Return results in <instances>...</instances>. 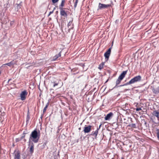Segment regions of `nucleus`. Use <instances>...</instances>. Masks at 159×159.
I'll return each instance as SVG.
<instances>
[{
    "instance_id": "20",
    "label": "nucleus",
    "mask_w": 159,
    "mask_h": 159,
    "mask_svg": "<svg viewBox=\"0 0 159 159\" xmlns=\"http://www.w3.org/2000/svg\"><path fill=\"white\" fill-rule=\"evenodd\" d=\"M14 64L13 62L12 61L5 64V65H7L9 66H11Z\"/></svg>"
},
{
    "instance_id": "4",
    "label": "nucleus",
    "mask_w": 159,
    "mask_h": 159,
    "mask_svg": "<svg viewBox=\"0 0 159 159\" xmlns=\"http://www.w3.org/2000/svg\"><path fill=\"white\" fill-rule=\"evenodd\" d=\"M14 159H21L20 152L18 150H15L13 153Z\"/></svg>"
},
{
    "instance_id": "39",
    "label": "nucleus",
    "mask_w": 159,
    "mask_h": 159,
    "mask_svg": "<svg viewBox=\"0 0 159 159\" xmlns=\"http://www.w3.org/2000/svg\"><path fill=\"white\" fill-rule=\"evenodd\" d=\"M11 80V79H10L8 80V82L9 83V81Z\"/></svg>"
},
{
    "instance_id": "13",
    "label": "nucleus",
    "mask_w": 159,
    "mask_h": 159,
    "mask_svg": "<svg viewBox=\"0 0 159 159\" xmlns=\"http://www.w3.org/2000/svg\"><path fill=\"white\" fill-rule=\"evenodd\" d=\"M113 115V113L112 112H110V113H108L107 115L105 117V120H109Z\"/></svg>"
},
{
    "instance_id": "30",
    "label": "nucleus",
    "mask_w": 159,
    "mask_h": 159,
    "mask_svg": "<svg viewBox=\"0 0 159 159\" xmlns=\"http://www.w3.org/2000/svg\"><path fill=\"white\" fill-rule=\"evenodd\" d=\"M54 84H53V87H55V86H57L58 85V83H55V82H54Z\"/></svg>"
},
{
    "instance_id": "29",
    "label": "nucleus",
    "mask_w": 159,
    "mask_h": 159,
    "mask_svg": "<svg viewBox=\"0 0 159 159\" xmlns=\"http://www.w3.org/2000/svg\"><path fill=\"white\" fill-rule=\"evenodd\" d=\"M17 8L18 9H19L21 8V6L20 5L18 4L17 6Z\"/></svg>"
},
{
    "instance_id": "35",
    "label": "nucleus",
    "mask_w": 159,
    "mask_h": 159,
    "mask_svg": "<svg viewBox=\"0 0 159 159\" xmlns=\"http://www.w3.org/2000/svg\"><path fill=\"white\" fill-rule=\"evenodd\" d=\"M34 63H32L30 65L28 66V67H30V66H34Z\"/></svg>"
},
{
    "instance_id": "17",
    "label": "nucleus",
    "mask_w": 159,
    "mask_h": 159,
    "mask_svg": "<svg viewBox=\"0 0 159 159\" xmlns=\"http://www.w3.org/2000/svg\"><path fill=\"white\" fill-rule=\"evenodd\" d=\"M128 126L132 128H136V124L135 123H132L131 124L129 125Z\"/></svg>"
},
{
    "instance_id": "42",
    "label": "nucleus",
    "mask_w": 159,
    "mask_h": 159,
    "mask_svg": "<svg viewBox=\"0 0 159 159\" xmlns=\"http://www.w3.org/2000/svg\"><path fill=\"white\" fill-rule=\"evenodd\" d=\"M28 64H30V63H28V64H27L26 65H28Z\"/></svg>"
},
{
    "instance_id": "5",
    "label": "nucleus",
    "mask_w": 159,
    "mask_h": 159,
    "mask_svg": "<svg viewBox=\"0 0 159 159\" xmlns=\"http://www.w3.org/2000/svg\"><path fill=\"white\" fill-rule=\"evenodd\" d=\"M28 94L27 91L25 90L21 92L20 94V99L22 100H24L26 98V96Z\"/></svg>"
},
{
    "instance_id": "34",
    "label": "nucleus",
    "mask_w": 159,
    "mask_h": 159,
    "mask_svg": "<svg viewBox=\"0 0 159 159\" xmlns=\"http://www.w3.org/2000/svg\"><path fill=\"white\" fill-rule=\"evenodd\" d=\"M53 12V10H52V11H50V12H49V14L48 15V16H49Z\"/></svg>"
},
{
    "instance_id": "22",
    "label": "nucleus",
    "mask_w": 159,
    "mask_h": 159,
    "mask_svg": "<svg viewBox=\"0 0 159 159\" xmlns=\"http://www.w3.org/2000/svg\"><path fill=\"white\" fill-rule=\"evenodd\" d=\"M104 64L102 63V64H100L98 67V69L101 70L103 68V66L104 65Z\"/></svg>"
},
{
    "instance_id": "9",
    "label": "nucleus",
    "mask_w": 159,
    "mask_h": 159,
    "mask_svg": "<svg viewBox=\"0 0 159 159\" xmlns=\"http://www.w3.org/2000/svg\"><path fill=\"white\" fill-rule=\"evenodd\" d=\"M111 47L110 48L104 53V56L105 58L108 59L110 56Z\"/></svg>"
},
{
    "instance_id": "18",
    "label": "nucleus",
    "mask_w": 159,
    "mask_h": 159,
    "mask_svg": "<svg viewBox=\"0 0 159 159\" xmlns=\"http://www.w3.org/2000/svg\"><path fill=\"white\" fill-rule=\"evenodd\" d=\"M65 1V0H62L61 4L59 6V9L63 8L62 7L64 6Z\"/></svg>"
},
{
    "instance_id": "37",
    "label": "nucleus",
    "mask_w": 159,
    "mask_h": 159,
    "mask_svg": "<svg viewBox=\"0 0 159 159\" xmlns=\"http://www.w3.org/2000/svg\"><path fill=\"white\" fill-rule=\"evenodd\" d=\"M124 86V84H123V85H120L117 86H118V87H122V86Z\"/></svg>"
},
{
    "instance_id": "24",
    "label": "nucleus",
    "mask_w": 159,
    "mask_h": 159,
    "mask_svg": "<svg viewBox=\"0 0 159 159\" xmlns=\"http://www.w3.org/2000/svg\"><path fill=\"white\" fill-rule=\"evenodd\" d=\"M78 2V0H75V1L74 2V7L75 8H76L77 6Z\"/></svg>"
},
{
    "instance_id": "11",
    "label": "nucleus",
    "mask_w": 159,
    "mask_h": 159,
    "mask_svg": "<svg viewBox=\"0 0 159 159\" xmlns=\"http://www.w3.org/2000/svg\"><path fill=\"white\" fill-rule=\"evenodd\" d=\"M72 20L71 21H70L68 24L67 26L68 28H69V30H70L71 29H73L74 28V25L73 24H72Z\"/></svg>"
},
{
    "instance_id": "14",
    "label": "nucleus",
    "mask_w": 159,
    "mask_h": 159,
    "mask_svg": "<svg viewBox=\"0 0 159 159\" xmlns=\"http://www.w3.org/2000/svg\"><path fill=\"white\" fill-rule=\"evenodd\" d=\"M98 133V130H96L95 131H93L90 134V136H94L95 138H96L97 136Z\"/></svg>"
},
{
    "instance_id": "15",
    "label": "nucleus",
    "mask_w": 159,
    "mask_h": 159,
    "mask_svg": "<svg viewBox=\"0 0 159 159\" xmlns=\"http://www.w3.org/2000/svg\"><path fill=\"white\" fill-rule=\"evenodd\" d=\"M153 93L156 94H157L159 93V87L156 88H153L152 89Z\"/></svg>"
},
{
    "instance_id": "7",
    "label": "nucleus",
    "mask_w": 159,
    "mask_h": 159,
    "mask_svg": "<svg viewBox=\"0 0 159 159\" xmlns=\"http://www.w3.org/2000/svg\"><path fill=\"white\" fill-rule=\"evenodd\" d=\"M92 127V126L90 125H85L84 130V133H89L91 130Z\"/></svg>"
},
{
    "instance_id": "2",
    "label": "nucleus",
    "mask_w": 159,
    "mask_h": 159,
    "mask_svg": "<svg viewBox=\"0 0 159 159\" xmlns=\"http://www.w3.org/2000/svg\"><path fill=\"white\" fill-rule=\"evenodd\" d=\"M127 70L123 71L120 75V76L118 77V79L116 81V85L114 87V88H117L118 87V86H117V85L120 83L122 80L125 77L126 74L127 73Z\"/></svg>"
},
{
    "instance_id": "26",
    "label": "nucleus",
    "mask_w": 159,
    "mask_h": 159,
    "mask_svg": "<svg viewBox=\"0 0 159 159\" xmlns=\"http://www.w3.org/2000/svg\"><path fill=\"white\" fill-rule=\"evenodd\" d=\"M26 133H25V132L24 131L23 134V136H22L20 138V139H21V140L23 139V138H24L25 137V134H26Z\"/></svg>"
},
{
    "instance_id": "1",
    "label": "nucleus",
    "mask_w": 159,
    "mask_h": 159,
    "mask_svg": "<svg viewBox=\"0 0 159 159\" xmlns=\"http://www.w3.org/2000/svg\"><path fill=\"white\" fill-rule=\"evenodd\" d=\"M39 138V131L38 133L35 129L31 132L29 139V143H30L32 141L34 143H37L38 142Z\"/></svg>"
},
{
    "instance_id": "27",
    "label": "nucleus",
    "mask_w": 159,
    "mask_h": 159,
    "mask_svg": "<svg viewBox=\"0 0 159 159\" xmlns=\"http://www.w3.org/2000/svg\"><path fill=\"white\" fill-rule=\"evenodd\" d=\"M52 2L53 4H55L56 3H57L59 1V0H52Z\"/></svg>"
},
{
    "instance_id": "12",
    "label": "nucleus",
    "mask_w": 159,
    "mask_h": 159,
    "mask_svg": "<svg viewBox=\"0 0 159 159\" xmlns=\"http://www.w3.org/2000/svg\"><path fill=\"white\" fill-rule=\"evenodd\" d=\"M61 56V51L58 54H56L53 57L52 60L53 61H56L57 60L59 57H60Z\"/></svg>"
},
{
    "instance_id": "36",
    "label": "nucleus",
    "mask_w": 159,
    "mask_h": 159,
    "mask_svg": "<svg viewBox=\"0 0 159 159\" xmlns=\"http://www.w3.org/2000/svg\"><path fill=\"white\" fill-rule=\"evenodd\" d=\"M130 121L131 123H133L134 122L132 120V118H130Z\"/></svg>"
},
{
    "instance_id": "25",
    "label": "nucleus",
    "mask_w": 159,
    "mask_h": 159,
    "mask_svg": "<svg viewBox=\"0 0 159 159\" xmlns=\"http://www.w3.org/2000/svg\"><path fill=\"white\" fill-rule=\"evenodd\" d=\"M156 131L157 132V137L158 139V140H159V129H157Z\"/></svg>"
},
{
    "instance_id": "44",
    "label": "nucleus",
    "mask_w": 159,
    "mask_h": 159,
    "mask_svg": "<svg viewBox=\"0 0 159 159\" xmlns=\"http://www.w3.org/2000/svg\"><path fill=\"white\" fill-rule=\"evenodd\" d=\"M74 0H73V2H74Z\"/></svg>"
},
{
    "instance_id": "10",
    "label": "nucleus",
    "mask_w": 159,
    "mask_h": 159,
    "mask_svg": "<svg viewBox=\"0 0 159 159\" xmlns=\"http://www.w3.org/2000/svg\"><path fill=\"white\" fill-rule=\"evenodd\" d=\"M60 10V15L62 16L66 17L67 16V14L66 11L64 10L65 8H60L59 9Z\"/></svg>"
},
{
    "instance_id": "8",
    "label": "nucleus",
    "mask_w": 159,
    "mask_h": 159,
    "mask_svg": "<svg viewBox=\"0 0 159 159\" xmlns=\"http://www.w3.org/2000/svg\"><path fill=\"white\" fill-rule=\"evenodd\" d=\"M34 144L33 143L30 142L29 144V147L30 152L31 154H32L34 152Z\"/></svg>"
},
{
    "instance_id": "40",
    "label": "nucleus",
    "mask_w": 159,
    "mask_h": 159,
    "mask_svg": "<svg viewBox=\"0 0 159 159\" xmlns=\"http://www.w3.org/2000/svg\"><path fill=\"white\" fill-rule=\"evenodd\" d=\"M24 141L25 142H26V139H24Z\"/></svg>"
},
{
    "instance_id": "43",
    "label": "nucleus",
    "mask_w": 159,
    "mask_h": 159,
    "mask_svg": "<svg viewBox=\"0 0 159 159\" xmlns=\"http://www.w3.org/2000/svg\"><path fill=\"white\" fill-rule=\"evenodd\" d=\"M125 90H128V89H125Z\"/></svg>"
},
{
    "instance_id": "32",
    "label": "nucleus",
    "mask_w": 159,
    "mask_h": 159,
    "mask_svg": "<svg viewBox=\"0 0 159 159\" xmlns=\"http://www.w3.org/2000/svg\"><path fill=\"white\" fill-rule=\"evenodd\" d=\"M102 125V124H101L99 126V127L98 128H97V130H98H98L99 129H100V127H101V126Z\"/></svg>"
},
{
    "instance_id": "28",
    "label": "nucleus",
    "mask_w": 159,
    "mask_h": 159,
    "mask_svg": "<svg viewBox=\"0 0 159 159\" xmlns=\"http://www.w3.org/2000/svg\"><path fill=\"white\" fill-rule=\"evenodd\" d=\"M21 140V139H20V138H17L16 139V142H19Z\"/></svg>"
},
{
    "instance_id": "21",
    "label": "nucleus",
    "mask_w": 159,
    "mask_h": 159,
    "mask_svg": "<svg viewBox=\"0 0 159 159\" xmlns=\"http://www.w3.org/2000/svg\"><path fill=\"white\" fill-rule=\"evenodd\" d=\"M59 155V154H57V155H53V157H52V159H58V156Z\"/></svg>"
},
{
    "instance_id": "31",
    "label": "nucleus",
    "mask_w": 159,
    "mask_h": 159,
    "mask_svg": "<svg viewBox=\"0 0 159 159\" xmlns=\"http://www.w3.org/2000/svg\"><path fill=\"white\" fill-rule=\"evenodd\" d=\"M136 111H140V110H142V109L140 108H136Z\"/></svg>"
},
{
    "instance_id": "41",
    "label": "nucleus",
    "mask_w": 159,
    "mask_h": 159,
    "mask_svg": "<svg viewBox=\"0 0 159 159\" xmlns=\"http://www.w3.org/2000/svg\"><path fill=\"white\" fill-rule=\"evenodd\" d=\"M79 130H80V129H81V128H80H80H79Z\"/></svg>"
},
{
    "instance_id": "38",
    "label": "nucleus",
    "mask_w": 159,
    "mask_h": 159,
    "mask_svg": "<svg viewBox=\"0 0 159 159\" xmlns=\"http://www.w3.org/2000/svg\"><path fill=\"white\" fill-rule=\"evenodd\" d=\"M56 9V8L55 7H54V8H53V11H54V10Z\"/></svg>"
},
{
    "instance_id": "23",
    "label": "nucleus",
    "mask_w": 159,
    "mask_h": 159,
    "mask_svg": "<svg viewBox=\"0 0 159 159\" xmlns=\"http://www.w3.org/2000/svg\"><path fill=\"white\" fill-rule=\"evenodd\" d=\"M132 84V83L131 81V80H130L129 82H128L125 84H124V85L126 86L130 84Z\"/></svg>"
},
{
    "instance_id": "16",
    "label": "nucleus",
    "mask_w": 159,
    "mask_h": 159,
    "mask_svg": "<svg viewBox=\"0 0 159 159\" xmlns=\"http://www.w3.org/2000/svg\"><path fill=\"white\" fill-rule=\"evenodd\" d=\"M152 115L156 116L158 118H159V112L157 111H154L152 112Z\"/></svg>"
},
{
    "instance_id": "3",
    "label": "nucleus",
    "mask_w": 159,
    "mask_h": 159,
    "mask_svg": "<svg viewBox=\"0 0 159 159\" xmlns=\"http://www.w3.org/2000/svg\"><path fill=\"white\" fill-rule=\"evenodd\" d=\"M112 2V1L111 2V4H102L101 3H99L98 6V10H102L104 9L108 8L109 7H112V5H113Z\"/></svg>"
},
{
    "instance_id": "33",
    "label": "nucleus",
    "mask_w": 159,
    "mask_h": 159,
    "mask_svg": "<svg viewBox=\"0 0 159 159\" xmlns=\"http://www.w3.org/2000/svg\"><path fill=\"white\" fill-rule=\"evenodd\" d=\"M30 119V116H29V115H28L27 117V121L29 120Z\"/></svg>"
},
{
    "instance_id": "6",
    "label": "nucleus",
    "mask_w": 159,
    "mask_h": 159,
    "mask_svg": "<svg viewBox=\"0 0 159 159\" xmlns=\"http://www.w3.org/2000/svg\"><path fill=\"white\" fill-rule=\"evenodd\" d=\"M141 79V77L139 75L137 76L131 80L132 83L133 84L134 83L140 81Z\"/></svg>"
},
{
    "instance_id": "19",
    "label": "nucleus",
    "mask_w": 159,
    "mask_h": 159,
    "mask_svg": "<svg viewBox=\"0 0 159 159\" xmlns=\"http://www.w3.org/2000/svg\"><path fill=\"white\" fill-rule=\"evenodd\" d=\"M49 105V103L48 102L47 104L46 105L45 107L44 108L43 110V113L46 111L47 108L48 107V106Z\"/></svg>"
}]
</instances>
